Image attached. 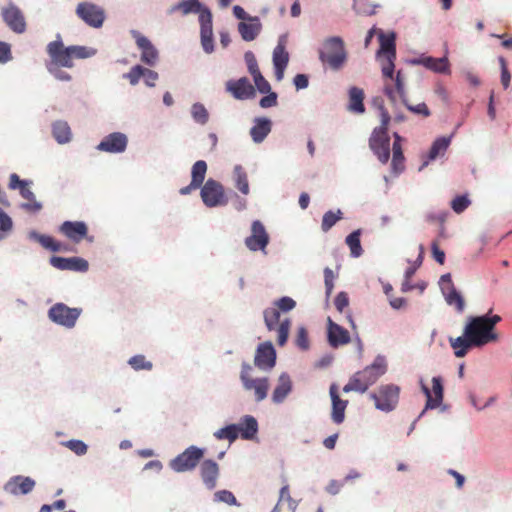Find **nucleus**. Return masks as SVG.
<instances>
[{
	"instance_id": "obj_55",
	"label": "nucleus",
	"mask_w": 512,
	"mask_h": 512,
	"mask_svg": "<svg viewBox=\"0 0 512 512\" xmlns=\"http://www.w3.org/2000/svg\"><path fill=\"white\" fill-rule=\"evenodd\" d=\"M252 77H253L255 86L260 93L265 94V93L270 92L271 86H270L269 82L262 76L261 72L256 73Z\"/></svg>"
},
{
	"instance_id": "obj_15",
	"label": "nucleus",
	"mask_w": 512,
	"mask_h": 512,
	"mask_svg": "<svg viewBox=\"0 0 512 512\" xmlns=\"http://www.w3.org/2000/svg\"><path fill=\"white\" fill-rule=\"evenodd\" d=\"M29 184L30 182L21 180L15 173L11 174L10 176L9 188L12 190L19 189L21 196L29 201L28 203L22 204V208L28 211L37 212L41 210L42 205L36 200L34 193L29 187Z\"/></svg>"
},
{
	"instance_id": "obj_19",
	"label": "nucleus",
	"mask_w": 512,
	"mask_h": 512,
	"mask_svg": "<svg viewBox=\"0 0 512 512\" xmlns=\"http://www.w3.org/2000/svg\"><path fill=\"white\" fill-rule=\"evenodd\" d=\"M276 351L271 342H265L258 346L254 358V364L259 369L269 370L275 366Z\"/></svg>"
},
{
	"instance_id": "obj_52",
	"label": "nucleus",
	"mask_w": 512,
	"mask_h": 512,
	"mask_svg": "<svg viewBox=\"0 0 512 512\" xmlns=\"http://www.w3.org/2000/svg\"><path fill=\"white\" fill-rule=\"evenodd\" d=\"M13 222L12 219L0 209V240L12 230Z\"/></svg>"
},
{
	"instance_id": "obj_13",
	"label": "nucleus",
	"mask_w": 512,
	"mask_h": 512,
	"mask_svg": "<svg viewBox=\"0 0 512 512\" xmlns=\"http://www.w3.org/2000/svg\"><path fill=\"white\" fill-rule=\"evenodd\" d=\"M201 198L208 207L222 206L227 203L223 186L213 179H208L203 185Z\"/></svg>"
},
{
	"instance_id": "obj_29",
	"label": "nucleus",
	"mask_w": 512,
	"mask_h": 512,
	"mask_svg": "<svg viewBox=\"0 0 512 512\" xmlns=\"http://www.w3.org/2000/svg\"><path fill=\"white\" fill-rule=\"evenodd\" d=\"M350 334L349 332L343 328L342 326L338 325L337 323L333 322L331 318H328V341L329 344L337 348L342 345H346L350 342Z\"/></svg>"
},
{
	"instance_id": "obj_39",
	"label": "nucleus",
	"mask_w": 512,
	"mask_h": 512,
	"mask_svg": "<svg viewBox=\"0 0 512 512\" xmlns=\"http://www.w3.org/2000/svg\"><path fill=\"white\" fill-rule=\"evenodd\" d=\"M238 435L243 439H252L258 431V423L253 416H245L238 425Z\"/></svg>"
},
{
	"instance_id": "obj_20",
	"label": "nucleus",
	"mask_w": 512,
	"mask_h": 512,
	"mask_svg": "<svg viewBox=\"0 0 512 512\" xmlns=\"http://www.w3.org/2000/svg\"><path fill=\"white\" fill-rule=\"evenodd\" d=\"M289 62V53L286 50V38L282 36L278 40L277 46L273 51V65L275 69V77L281 81L284 77V71Z\"/></svg>"
},
{
	"instance_id": "obj_50",
	"label": "nucleus",
	"mask_w": 512,
	"mask_h": 512,
	"mask_svg": "<svg viewBox=\"0 0 512 512\" xmlns=\"http://www.w3.org/2000/svg\"><path fill=\"white\" fill-rule=\"evenodd\" d=\"M353 9L357 14L373 15L375 7L368 0H353Z\"/></svg>"
},
{
	"instance_id": "obj_17",
	"label": "nucleus",
	"mask_w": 512,
	"mask_h": 512,
	"mask_svg": "<svg viewBox=\"0 0 512 512\" xmlns=\"http://www.w3.org/2000/svg\"><path fill=\"white\" fill-rule=\"evenodd\" d=\"M131 34L135 39L138 49L141 51V61L148 66H155L159 59L158 50L151 41L136 30H132Z\"/></svg>"
},
{
	"instance_id": "obj_42",
	"label": "nucleus",
	"mask_w": 512,
	"mask_h": 512,
	"mask_svg": "<svg viewBox=\"0 0 512 512\" xmlns=\"http://www.w3.org/2000/svg\"><path fill=\"white\" fill-rule=\"evenodd\" d=\"M234 181L236 188L244 195H248L250 188L248 182V176L244 168L241 165H236L233 171Z\"/></svg>"
},
{
	"instance_id": "obj_33",
	"label": "nucleus",
	"mask_w": 512,
	"mask_h": 512,
	"mask_svg": "<svg viewBox=\"0 0 512 512\" xmlns=\"http://www.w3.org/2000/svg\"><path fill=\"white\" fill-rule=\"evenodd\" d=\"M292 390V381L288 374L282 373L279 376L278 384L272 394V401L276 404L282 403Z\"/></svg>"
},
{
	"instance_id": "obj_3",
	"label": "nucleus",
	"mask_w": 512,
	"mask_h": 512,
	"mask_svg": "<svg viewBox=\"0 0 512 512\" xmlns=\"http://www.w3.org/2000/svg\"><path fill=\"white\" fill-rule=\"evenodd\" d=\"M46 51L50 57V61L46 65L62 66L66 68H72L74 66V59H86L96 53V50L85 46L71 45L65 47L59 34L56 40L48 43Z\"/></svg>"
},
{
	"instance_id": "obj_24",
	"label": "nucleus",
	"mask_w": 512,
	"mask_h": 512,
	"mask_svg": "<svg viewBox=\"0 0 512 512\" xmlns=\"http://www.w3.org/2000/svg\"><path fill=\"white\" fill-rule=\"evenodd\" d=\"M422 391L427 398L425 410L435 409L441 405L443 401V385L440 377L432 378V391L424 384H422Z\"/></svg>"
},
{
	"instance_id": "obj_46",
	"label": "nucleus",
	"mask_w": 512,
	"mask_h": 512,
	"mask_svg": "<svg viewBox=\"0 0 512 512\" xmlns=\"http://www.w3.org/2000/svg\"><path fill=\"white\" fill-rule=\"evenodd\" d=\"M341 210H337V212L328 211L323 215L321 229L324 232L329 231L340 219H342Z\"/></svg>"
},
{
	"instance_id": "obj_44",
	"label": "nucleus",
	"mask_w": 512,
	"mask_h": 512,
	"mask_svg": "<svg viewBox=\"0 0 512 512\" xmlns=\"http://www.w3.org/2000/svg\"><path fill=\"white\" fill-rule=\"evenodd\" d=\"M450 141H451L450 137H440V138L436 139L433 142V144L429 150V154H428L429 160H434L439 155H443L446 152V150L448 149V147L450 145Z\"/></svg>"
},
{
	"instance_id": "obj_34",
	"label": "nucleus",
	"mask_w": 512,
	"mask_h": 512,
	"mask_svg": "<svg viewBox=\"0 0 512 512\" xmlns=\"http://www.w3.org/2000/svg\"><path fill=\"white\" fill-rule=\"evenodd\" d=\"M31 239L36 240L42 247L52 252H60L66 251L67 247L65 244L56 241L53 237L49 235L39 234L35 231L30 232L29 234Z\"/></svg>"
},
{
	"instance_id": "obj_8",
	"label": "nucleus",
	"mask_w": 512,
	"mask_h": 512,
	"mask_svg": "<svg viewBox=\"0 0 512 512\" xmlns=\"http://www.w3.org/2000/svg\"><path fill=\"white\" fill-rule=\"evenodd\" d=\"M384 93L392 103H396L397 98H400L407 109L415 114H420L424 117L430 116L431 112L425 103H419L417 105H410L406 100L405 82L402 77L401 71H398L395 79L394 86L389 82L384 83Z\"/></svg>"
},
{
	"instance_id": "obj_11",
	"label": "nucleus",
	"mask_w": 512,
	"mask_h": 512,
	"mask_svg": "<svg viewBox=\"0 0 512 512\" xmlns=\"http://www.w3.org/2000/svg\"><path fill=\"white\" fill-rule=\"evenodd\" d=\"M400 388L394 384L381 385L376 393L370 397L374 400L377 409L390 412L394 410L399 401Z\"/></svg>"
},
{
	"instance_id": "obj_21",
	"label": "nucleus",
	"mask_w": 512,
	"mask_h": 512,
	"mask_svg": "<svg viewBox=\"0 0 512 512\" xmlns=\"http://www.w3.org/2000/svg\"><path fill=\"white\" fill-rule=\"evenodd\" d=\"M35 481L26 476L17 475L11 477L4 485V491L8 494L18 496L30 493L35 487Z\"/></svg>"
},
{
	"instance_id": "obj_45",
	"label": "nucleus",
	"mask_w": 512,
	"mask_h": 512,
	"mask_svg": "<svg viewBox=\"0 0 512 512\" xmlns=\"http://www.w3.org/2000/svg\"><path fill=\"white\" fill-rule=\"evenodd\" d=\"M206 172H207L206 162L203 160L196 161L194 163V165L192 166V171H191V176H192L191 181L193 182V184H196L199 187H201V185L205 179Z\"/></svg>"
},
{
	"instance_id": "obj_36",
	"label": "nucleus",
	"mask_w": 512,
	"mask_h": 512,
	"mask_svg": "<svg viewBox=\"0 0 512 512\" xmlns=\"http://www.w3.org/2000/svg\"><path fill=\"white\" fill-rule=\"evenodd\" d=\"M404 161L405 158L401 146V137L398 133H394L393 157L391 163L394 173L399 174L404 170Z\"/></svg>"
},
{
	"instance_id": "obj_62",
	"label": "nucleus",
	"mask_w": 512,
	"mask_h": 512,
	"mask_svg": "<svg viewBox=\"0 0 512 512\" xmlns=\"http://www.w3.org/2000/svg\"><path fill=\"white\" fill-rule=\"evenodd\" d=\"M11 59V46L6 42L0 41V63H7Z\"/></svg>"
},
{
	"instance_id": "obj_32",
	"label": "nucleus",
	"mask_w": 512,
	"mask_h": 512,
	"mask_svg": "<svg viewBox=\"0 0 512 512\" xmlns=\"http://www.w3.org/2000/svg\"><path fill=\"white\" fill-rule=\"evenodd\" d=\"M272 122L265 117H259L254 120V125L250 129V135L255 143H261L271 132Z\"/></svg>"
},
{
	"instance_id": "obj_1",
	"label": "nucleus",
	"mask_w": 512,
	"mask_h": 512,
	"mask_svg": "<svg viewBox=\"0 0 512 512\" xmlns=\"http://www.w3.org/2000/svg\"><path fill=\"white\" fill-rule=\"evenodd\" d=\"M502 320L490 310L485 315L470 316L464 326L463 335L450 338L449 342L457 358L464 357L472 347H483L499 340L496 325Z\"/></svg>"
},
{
	"instance_id": "obj_61",
	"label": "nucleus",
	"mask_w": 512,
	"mask_h": 512,
	"mask_svg": "<svg viewBox=\"0 0 512 512\" xmlns=\"http://www.w3.org/2000/svg\"><path fill=\"white\" fill-rule=\"evenodd\" d=\"M245 60L248 70L252 76L260 72L256 58L252 52L249 51L245 53Z\"/></svg>"
},
{
	"instance_id": "obj_58",
	"label": "nucleus",
	"mask_w": 512,
	"mask_h": 512,
	"mask_svg": "<svg viewBox=\"0 0 512 512\" xmlns=\"http://www.w3.org/2000/svg\"><path fill=\"white\" fill-rule=\"evenodd\" d=\"M65 445L77 455H84L87 452V445L81 440H69Z\"/></svg>"
},
{
	"instance_id": "obj_12",
	"label": "nucleus",
	"mask_w": 512,
	"mask_h": 512,
	"mask_svg": "<svg viewBox=\"0 0 512 512\" xmlns=\"http://www.w3.org/2000/svg\"><path fill=\"white\" fill-rule=\"evenodd\" d=\"M81 314V309L70 308L64 303L54 304L48 311L49 319L66 328H73Z\"/></svg>"
},
{
	"instance_id": "obj_63",
	"label": "nucleus",
	"mask_w": 512,
	"mask_h": 512,
	"mask_svg": "<svg viewBox=\"0 0 512 512\" xmlns=\"http://www.w3.org/2000/svg\"><path fill=\"white\" fill-rule=\"evenodd\" d=\"M260 106L262 108H270L277 105V94L275 92H268V95L264 96L260 100Z\"/></svg>"
},
{
	"instance_id": "obj_48",
	"label": "nucleus",
	"mask_w": 512,
	"mask_h": 512,
	"mask_svg": "<svg viewBox=\"0 0 512 512\" xmlns=\"http://www.w3.org/2000/svg\"><path fill=\"white\" fill-rule=\"evenodd\" d=\"M128 363L136 371L151 370L153 367V364L147 361L144 355H135L129 359Z\"/></svg>"
},
{
	"instance_id": "obj_9",
	"label": "nucleus",
	"mask_w": 512,
	"mask_h": 512,
	"mask_svg": "<svg viewBox=\"0 0 512 512\" xmlns=\"http://www.w3.org/2000/svg\"><path fill=\"white\" fill-rule=\"evenodd\" d=\"M264 322L269 331L277 332V344L284 346L288 340L291 321L285 318L280 321V312L277 308L270 307L263 312Z\"/></svg>"
},
{
	"instance_id": "obj_5",
	"label": "nucleus",
	"mask_w": 512,
	"mask_h": 512,
	"mask_svg": "<svg viewBox=\"0 0 512 512\" xmlns=\"http://www.w3.org/2000/svg\"><path fill=\"white\" fill-rule=\"evenodd\" d=\"M381 124L376 127L369 139V147L376 155L378 160L386 164L390 158V138L388 136V125L391 117L384 105H379Z\"/></svg>"
},
{
	"instance_id": "obj_30",
	"label": "nucleus",
	"mask_w": 512,
	"mask_h": 512,
	"mask_svg": "<svg viewBox=\"0 0 512 512\" xmlns=\"http://www.w3.org/2000/svg\"><path fill=\"white\" fill-rule=\"evenodd\" d=\"M200 474L203 483L208 489H214L216 487L219 476V466L215 461L211 459L204 460L200 466Z\"/></svg>"
},
{
	"instance_id": "obj_40",
	"label": "nucleus",
	"mask_w": 512,
	"mask_h": 512,
	"mask_svg": "<svg viewBox=\"0 0 512 512\" xmlns=\"http://www.w3.org/2000/svg\"><path fill=\"white\" fill-rule=\"evenodd\" d=\"M364 92L358 87H352L349 90V109L356 113H363L365 107L363 104Z\"/></svg>"
},
{
	"instance_id": "obj_59",
	"label": "nucleus",
	"mask_w": 512,
	"mask_h": 512,
	"mask_svg": "<svg viewBox=\"0 0 512 512\" xmlns=\"http://www.w3.org/2000/svg\"><path fill=\"white\" fill-rule=\"evenodd\" d=\"M334 272L332 269L326 267L324 269V282L326 288V296L329 297L334 289Z\"/></svg>"
},
{
	"instance_id": "obj_57",
	"label": "nucleus",
	"mask_w": 512,
	"mask_h": 512,
	"mask_svg": "<svg viewBox=\"0 0 512 512\" xmlns=\"http://www.w3.org/2000/svg\"><path fill=\"white\" fill-rule=\"evenodd\" d=\"M499 63L501 67V83L504 89H507L510 84L511 74L508 70L507 63L504 57H499Z\"/></svg>"
},
{
	"instance_id": "obj_35",
	"label": "nucleus",
	"mask_w": 512,
	"mask_h": 512,
	"mask_svg": "<svg viewBox=\"0 0 512 512\" xmlns=\"http://www.w3.org/2000/svg\"><path fill=\"white\" fill-rule=\"evenodd\" d=\"M243 387L246 390H254L256 401L260 402L267 397L269 389V380L266 377L252 379L245 383Z\"/></svg>"
},
{
	"instance_id": "obj_25",
	"label": "nucleus",
	"mask_w": 512,
	"mask_h": 512,
	"mask_svg": "<svg viewBox=\"0 0 512 512\" xmlns=\"http://www.w3.org/2000/svg\"><path fill=\"white\" fill-rule=\"evenodd\" d=\"M226 87L236 99H249L255 95V89L246 77L236 81H229Z\"/></svg>"
},
{
	"instance_id": "obj_31",
	"label": "nucleus",
	"mask_w": 512,
	"mask_h": 512,
	"mask_svg": "<svg viewBox=\"0 0 512 512\" xmlns=\"http://www.w3.org/2000/svg\"><path fill=\"white\" fill-rule=\"evenodd\" d=\"M262 30V24L257 16H252L246 22L238 24V31L244 41L250 42L257 38Z\"/></svg>"
},
{
	"instance_id": "obj_38",
	"label": "nucleus",
	"mask_w": 512,
	"mask_h": 512,
	"mask_svg": "<svg viewBox=\"0 0 512 512\" xmlns=\"http://www.w3.org/2000/svg\"><path fill=\"white\" fill-rule=\"evenodd\" d=\"M444 298L449 306H453L458 313L465 309V300L455 287L443 288Z\"/></svg>"
},
{
	"instance_id": "obj_16",
	"label": "nucleus",
	"mask_w": 512,
	"mask_h": 512,
	"mask_svg": "<svg viewBox=\"0 0 512 512\" xmlns=\"http://www.w3.org/2000/svg\"><path fill=\"white\" fill-rule=\"evenodd\" d=\"M269 244V235L261 221L255 220L251 225V235L245 239V245L250 251H265Z\"/></svg>"
},
{
	"instance_id": "obj_60",
	"label": "nucleus",
	"mask_w": 512,
	"mask_h": 512,
	"mask_svg": "<svg viewBox=\"0 0 512 512\" xmlns=\"http://www.w3.org/2000/svg\"><path fill=\"white\" fill-rule=\"evenodd\" d=\"M335 307L339 312H343L349 305V298L346 292H340L334 301Z\"/></svg>"
},
{
	"instance_id": "obj_54",
	"label": "nucleus",
	"mask_w": 512,
	"mask_h": 512,
	"mask_svg": "<svg viewBox=\"0 0 512 512\" xmlns=\"http://www.w3.org/2000/svg\"><path fill=\"white\" fill-rule=\"evenodd\" d=\"M470 205L468 197L461 195L454 198L451 202V207L456 213H462Z\"/></svg>"
},
{
	"instance_id": "obj_47",
	"label": "nucleus",
	"mask_w": 512,
	"mask_h": 512,
	"mask_svg": "<svg viewBox=\"0 0 512 512\" xmlns=\"http://www.w3.org/2000/svg\"><path fill=\"white\" fill-rule=\"evenodd\" d=\"M214 436L219 439H228L229 441H234L238 437V426L236 424L228 425L217 430L214 433Z\"/></svg>"
},
{
	"instance_id": "obj_37",
	"label": "nucleus",
	"mask_w": 512,
	"mask_h": 512,
	"mask_svg": "<svg viewBox=\"0 0 512 512\" xmlns=\"http://www.w3.org/2000/svg\"><path fill=\"white\" fill-rule=\"evenodd\" d=\"M52 134L59 144L68 143L72 138L70 126L65 121H55L52 124Z\"/></svg>"
},
{
	"instance_id": "obj_53",
	"label": "nucleus",
	"mask_w": 512,
	"mask_h": 512,
	"mask_svg": "<svg viewBox=\"0 0 512 512\" xmlns=\"http://www.w3.org/2000/svg\"><path fill=\"white\" fill-rule=\"evenodd\" d=\"M295 344L302 350H307L309 348L308 332L305 327H299L297 329Z\"/></svg>"
},
{
	"instance_id": "obj_49",
	"label": "nucleus",
	"mask_w": 512,
	"mask_h": 512,
	"mask_svg": "<svg viewBox=\"0 0 512 512\" xmlns=\"http://www.w3.org/2000/svg\"><path fill=\"white\" fill-rule=\"evenodd\" d=\"M191 114L193 119L200 124H205L208 121V111L207 109L200 103H195L192 106Z\"/></svg>"
},
{
	"instance_id": "obj_4",
	"label": "nucleus",
	"mask_w": 512,
	"mask_h": 512,
	"mask_svg": "<svg viewBox=\"0 0 512 512\" xmlns=\"http://www.w3.org/2000/svg\"><path fill=\"white\" fill-rule=\"evenodd\" d=\"M387 365L384 357L378 356L374 362L362 371L355 373L343 387L345 393L356 391L364 393L370 386L386 373Z\"/></svg>"
},
{
	"instance_id": "obj_51",
	"label": "nucleus",
	"mask_w": 512,
	"mask_h": 512,
	"mask_svg": "<svg viewBox=\"0 0 512 512\" xmlns=\"http://www.w3.org/2000/svg\"><path fill=\"white\" fill-rule=\"evenodd\" d=\"M296 307V302L291 297L284 296L274 302V308L278 311L289 312Z\"/></svg>"
},
{
	"instance_id": "obj_64",
	"label": "nucleus",
	"mask_w": 512,
	"mask_h": 512,
	"mask_svg": "<svg viewBox=\"0 0 512 512\" xmlns=\"http://www.w3.org/2000/svg\"><path fill=\"white\" fill-rule=\"evenodd\" d=\"M295 509V502L278 501L272 512H294Z\"/></svg>"
},
{
	"instance_id": "obj_23",
	"label": "nucleus",
	"mask_w": 512,
	"mask_h": 512,
	"mask_svg": "<svg viewBox=\"0 0 512 512\" xmlns=\"http://www.w3.org/2000/svg\"><path fill=\"white\" fill-rule=\"evenodd\" d=\"M127 137L120 132H114L106 137L98 144L97 149L108 153H121L127 147Z\"/></svg>"
},
{
	"instance_id": "obj_56",
	"label": "nucleus",
	"mask_w": 512,
	"mask_h": 512,
	"mask_svg": "<svg viewBox=\"0 0 512 512\" xmlns=\"http://www.w3.org/2000/svg\"><path fill=\"white\" fill-rule=\"evenodd\" d=\"M62 66L55 65H46L47 70L51 73L57 80L60 81H70L71 75L63 70H61Z\"/></svg>"
},
{
	"instance_id": "obj_10",
	"label": "nucleus",
	"mask_w": 512,
	"mask_h": 512,
	"mask_svg": "<svg viewBox=\"0 0 512 512\" xmlns=\"http://www.w3.org/2000/svg\"><path fill=\"white\" fill-rule=\"evenodd\" d=\"M204 456V450L197 446H189L181 454L172 459L170 468L178 473L192 471Z\"/></svg>"
},
{
	"instance_id": "obj_22",
	"label": "nucleus",
	"mask_w": 512,
	"mask_h": 512,
	"mask_svg": "<svg viewBox=\"0 0 512 512\" xmlns=\"http://www.w3.org/2000/svg\"><path fill=\"white\" fill-rule=\"evenodd\" d=\"M123 78L127 79L133 86L138 84L140 78H143L148 87H154L158 80V73L137 64L133 66L129 72L125 73Z\"/></svg>"
},
{
	"instance_id": "obj_2",
	"label": "nucleus",
	"mask_w": 512,
	"mask_h": 512,
	"mask_svg": "<svg viewBox=\"0 0 512 512\" xmlns=\"http://www.w3.org/2000/svg\"><path fill=\"white\" fill-rule=\"evenodd\" d=\"M180 11L183 15L190 13L199 14L201 44L206 53L214 51L212 13L204 7L199 0H183L170 9V13Z\"/></svg>"
},
{
	"instance_id": "obj_27",
	"label": "nucleus",
	"mask_w": 512,
	"mask_h": 512,
	"mask_svg": "<svg viewBox=\"0 0 512 512\" xmlns=\"http://www.w3.org/2000/svg\"><path fill=\"white\" fill-rule=\"evenodd\" d=\"M60 232L70 240L78 243L86 238L88 227L82 221H65L60 226Z\"/></svg>"
},
{
	"instance_id": "obj_18",
	"label": "nucleus",
	"mask_w": 512,
	"mask_h": 512,
	"mask_svg": "<svg viewBox=\"0 0 512 512\" xmlns=\"http://www.w3.org/2000/svg\"><path fill=\"white\" fill-rule=\"evenodd\" d=\"M2 18L6 25L15 33L22 34L26 30V21L22 11L13 3L2 9Z\"/></svg>"
},
{
	"instance_id": "obj_26",
	"label": "nucleus",
	"mask_w": 512,
	"mask_h": 512,
	"mask_svg": "<svg viewBox=\"0 0 512 512\" xmlns=\"http://www.w3.org/2000/svg\"><path fill=\"white\" fill-rule=\"evenodd\" d=\"M50 263L53 267L60 270H73L80 272L88 270V262L79 257L64 258L54 256L50 259Z\"/></svg>"
},
{
	"instance_id": "obj_28",
	"label": "nucleus",
	"mask_w": 512,
	"mask_h": 512,
	"mask_svg": "<svg viewBox=\"0 0 512 512\" xmlns=\"http://www.w3.org/2000/svg\"><path fill=\"white\" fill-rule=\"evenodd\" d=\"M329 393L332 400L331 418L334 423L341 424L345 419V410L347 408L348 401L340 398L336 384H332L330 386Z\"/></svg>"
},
{
	"instance_id": "obj_14",
	"label": "nucleus",
	"mask_w": 512,
	"mask_h": 512,
	"mask_svg": "<svg viewBox=\"0 0 512 512\" xmlns=\"http://www.w3.org/2000/svg\"><path fill=\"white\" fill-rule=\"evenodd\" d=\"M76 14L87 25L94 28L101 27L105 19L104 10L90 2L79 3L76 8Z\"/></svg>"
},
{
	"instance_id": "obj_43",
	"label": "nucleus",
	"mask_w": 512,
	"mask_h": 512,
	"mask_svg": "<svg viewBox=\"0 0 512 512\" xmlns=\"http://www.w3.org/2000/svg\"><path fill=\"white\" fill-rule=\"evenodd\" d=\"M360 236H361V230L357 229V230L353 231L352 233H350L346 237V240H345L346 244L348 245V247L350 249L351 256H353L355 258L360 257L363 253V249H362L361 242H360Z\"/></svg>"
},
{
	"instance_id": "obj_7",
	"label": "nucleus",
	"mask_w": 512,
	"mask_h": 512,
	"mask_svg": "<svg viewBox=\"0 0 512 512\" xmlns=\"http://www.w3.org/2000/svg\"><path fill=\"white\" fill-rule=\"evenodd\" d=\"M380 49L377 52V57L381 62V71L385 79L394 81V61L396 59V45L395 34L379 33Z\"/></svg>"
},
{
	"instance_id": "obj_6",
	"label": "nucleus",
	"mask_w": 512,
	"mask_h": 512,
	"mask_svg": "<svg viewBox=\"0 0 512 512\" xmlns=\"http://www.w3.org/2000/svg\"><path fill=\"white\" fill-rule=\"evenodd\" d=\"M321 63L331 70H340L347 61V52L343 40L340 37L326 39L319 49Z\"/></svg>"
},
{
	"instance_id": "obj_41",
	"label": "nucleus",
	"mask_w": 512,
	"mask_h": 512,
	"mask_svg": "<svg viewBox=\"0 0 512 512\" xmlns=\"http://www.w3.org/2000/svg\"><path fill=\"white\" fill-rule=\"evenodd\" d=\"M421 63L428 69L437 73H449V62L446 57L433 58L425 57Z\"/></svg>"
}]
</instances>
